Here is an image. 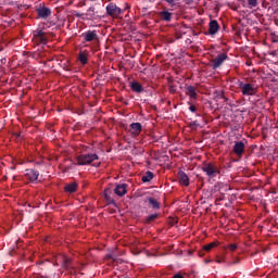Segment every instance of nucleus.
Masks as SVG:
<instances>
[{
	"label": "nucleus",
	"mask_w": 278,
	"mask_h": 278,
	"mask_svg": "<svg viewBox=\"0 0 278 278\" xmlns=\"http://www.w3.org/2000/svg\"><path fill=\"white\" fill-rule=\"evenodd\" d=\"M238 86L243 97H255L257 94V87L254 84L239 81Z\"/></svg>",
	"instance_id": "2"
},
{
	"label": "nucleus",
	"mask_w": 278,
	"mask_h": 278,
	"mask_svg": "<svg viewBox=\"0 0 278 278\" xmlns=\"http://www.w3.org/2000/svg\"><path fill=\"white\" fill-rule=\"evenodd\" d=\"M111 203H114V200H111Z\"/></svg>",
	"instance_id": "41"
},
{
	"label": "nucleus",
	"mask_w": 278,
	"mask_h": 278,
	"mask_svg": "<svg viewBox=\"0 0 278 278\" xmlns=\"http://www.w3.org/2000/svg\"><path fill=\"white\" fill-rule=\"evenodd\" d=\"M197 116H201L200 114H197Z\"/></svg>",
	"instance_id": "42"
},
{
	"label": "nucleus",
	"mask_w": 278,
	"mask_h": 278,
	"mask_svg": "<svg viewBox=\"0 0 278 278\" xmlns=\"http://www.w3.org/2000/svg\"><path fill=\"white\" fill-rule=\"evenodd\" d=\"M130 89L132 92H137L138 94H140V92H144V87H142V85L138 81H131Z\"/></svg>",
	"instance_id": "18"
},
{
	"label": "nucleus",
	"mask_w": 278,
	"mask_h": 278,
	"mask_svg": "<svg viewBox=\"0 0 278 278\" xmlns=\"http://www.w3.org/2000/svg\"><path fill=\"white\" fill-rule=\"evenodd\" d=\"M114 192L117 197H125L127 192V184L116 185Z\"/></svg>",
	"instance_id": "17"
},
{
	"label": "nucleus",
	"mask_w": 278,
	"mask_h": 278,
	"mask_svg": "<svg viewBox=\"0 0 278 278\" xmlns=\"http://www.w3.org/2000/svg\"><path fill=\"white\" fill-rule=\"evenodd\" d=\"M99 155L97 153L90 154H80L76 157L75 166H90L92 162H97Z\"/></svg>",
	"instance_id": "1"
},
{
	"label": "nucleus",
	"mask_w": 278,
	"mask_h": 278,
	"mask_svg": "<svg viewBox=\"0 0 278 278\" xmlns=\"http://www.w3.org/2000/svg\"><path fill=\"white\" fill-rule=\"evenodd\" d=\"M33 40L36 45H47V35L43 30H35Z\"/></svg>",
	"instance_id": "8"
},
{
	"label": "nucleus",
	"mask_w": 278,
	"mask_h": 278,
	"mask_svg": "<svg viewBox=\"0 0 278 278\" xmlns=\"http://www.w3.org/2000/svg\"><path fill=\"white\" fill-rule=\"evenodd\" d=\"M25 177L30 181H37L38 177H40V173L36 169H26Z\"/></svg>",
	"instance_id": "14"
},
{
	"label": "nucleus",
	"mask_w": 278,
	"mask_h": 278,
	"mask_svg": "<svg viewBox=\"0 0 278 278\" xmlns=\"http://www.w3.org/2000/svg\"><path fill=\"white\" fill-rule=\"evenodd\" d=\"M106 14L111 16V18H121L125 14V11L116 5V3H109L105 8Z\"/></svg>",
	"instance_id": "4"
},
{
	"label": "nucleus",
	"mask_w": 278,
	"mask_h": 278,
	"mask_svg": "<svg viewBox=\"0 0 278 278\" xmlns=\"http://www.w3.org/2000/svg\"><path fill=\"white\" fill-rule=\"evenodd\" d=\"M228 249H229V251H236V249H238V244L230 243V244H228Z\"/></svg>",
	"instance_id": "30"
},
{
	"label": "nucleus",
	"mask_w": 278,
	"mask_h": 278,
	"mask_svg": "<svg viewBox=\"0 0 278 278\" xmlns=\"http://www.w3.org/2000/svg\"><path fill=\"white\" fill-rule=\"evenodd\" d=\"M38 18H41L42 21H47L49 16H51V9L45 5H39V8L36 9Z\"/></svg>",
	"instance_id": "7"
},
{
	"label": "nucleus",
	"mask_w": 278,
	"mask_h": 278,
	"mask_svg": "<svg viewBox=\"0 0 278 278\" xmlns=\"http://www.w3.org/2000/svg\"><path fill=\"white\" fill-rule=\"evenodd\" d=\"M203 173H205V175L207 177H218V175H220V168H218V166L214 165V163H206L203 165L202 167Z\"/></svg>",
	"instance_id": "5"
},
{
	"label": "nucleus",
	"mask_w": 278,
	"mask_h": 278,
	"mask_svg": "<svg viewBox=\"0 0 278 278\" xmlns=\"http://www.w3.org/2000/svg\"><path fill=\"white\" fill-rule=\"evenodd\" d=\"M173 278H184V275H181V273H178V274H175Z\"/></svg>",
	"instance_id": "34"
},
{
	"label": "nucleus",
	"mask_w": 278,
	"mask_h": 278,
	"mask_svg": "<svg viewBox=\"0 0 278 278\" xmlns=\"http://www.w3.org/2000/svg\"><path fill=\"white\" fill-rule=\"evenodd\" d=\"M210 262H212V260L205 261V264H210Z\"/></svg>",
	"instance_id": "36"
},
{
	"label": "nucleus",
	"mask_w": 278,
	"mask_h": 278,
	"mask_svg": "<svg viewBox=\"0 0 278 278\" xmlns=\"http://www.w3.org/2000/svg\"><path fill=\"white\" fill-rule=\"evenodd\" d=\"M84 15H85L84 13H79V12L75 13L76 18H81Z\"/></svg>",
	"instance_id": "32"
},
{
	"label": "nucleus",
	"mask_w": 278,
	"mask_h": 278,
	"mask_svg": "<svg viewBox=\"0 0 278 278\" xmlns=\"http://www.w3.org/2000/svg\"><path fill=\"white\" fill-rule=\"evenodd\" d=\"M214 247H216V242H212V243H208V244L204 245L203 250L206 251V252H210L211 250L214 249Z\"/></svg>",
	"instance_id": "24"
},
{
	"label": "nucleus",
	"mask_w": 278,
	"mask_h": 278,
	"mask_svg": "<svg viewBox=\"0 0 278 278\" xmlns=\"http://www.w3.org/2000/svg\"><path fill=\"white\" fill-rule=\"evenodd\" d=\"M247 65H248V66H251V62L248 61V62H247Z\"/></svg>",
	"instance_id": "37"
},
{
	"label": "nucleus",
	"mask_w": 278,
	"mask_h": 278,
	"mask_svg": "<svg viewBox=\"0 0 278 278\" xmlns=\"http://www.w3.org/2000/svg\"><path fill=\"white\" fill-rule=\"evenodd\" d=\"M159 218H160V214L154 213V214H151L148 217H146L143 223H144V225H151V223H155V220H157Z\"/></svg>",
	"instance_id": "21"
},
{
	"label": "nucleus",
	"mask_w": 278,
	"mask_h": 278,
	"mask_svg": "<svg viewBox=\"0 0 278 278\" xmlns=\"http://www.w3.org/2000/svg\"><path fill=\"white\" fill-rule=\"evenodd\" d=\"M81 38L84 39V42H92L94 47H99L101 43L97 30H87L81 34Z\"/></svg>",
	"instance_id": "3"
},
{
	"label": "nucleus",
	"mask_w": 278,
	"mask_h": 278,
	"mask_svg": "<svg viewBox=\"0 0 278 278\" xmlns=\"http://www.w3.org/2000/svg\"><path fill=\"white\" fill-rule=\"evenodd\" d=\"M86 16H88L89 20L94 18V7H90V8L87 10Z\"/></svg>",
	"instance_id": "23"
},
{
	"label": "nucleus",
	"mask_w": 278,
	"mask_h": 278,
	"mask_svg": "<svg viewBox=\"0 0 278 278\" xmlns=\"http://www.w3.org/2000/svg\"><path fill=\"white\" fill-rule=\"evenodd\" d=\"M215 262L216 264H223V262H225V257L217 258Z\"/></svg>",
	"instance_id": "33"
},
{
	"label": "nucleus",
	"mask_w": 278,
	"mask_h": 278,
	"mask_svg": "<svg viewBox=\"0 0 278 278\" xmlns=\"http://www.w3.org/2000/svg\"><path fill=\"white\" fill-rule=\"evenodd\" d=\"M244 149H247L244 142L236 141L232 151L235 155H238V157H242V155L244 154Z\"/></svg>",
	"instance_id": "9"
},
{
	"label": "nucleus",
	"mask_w": 278,
	"mask_h": 278,
	"mask_svg": "<svg viewBox=\"0 0 278 278\" xmlns=\"http://www.w3.org/2000/svg\"><path fill=\"white\" fill-rule=\"evenodd\" d=\"M229 60V55L227 53H220L215 59H213L212 62V68L213 71H216V68H220L225 61Z\"/></svg>",
	"instance_id": "6"
},
{
	"label": "nucleus",
	"mask_w": 278,
	"mask_h": 278,
	"mask_svg": "<svg viewBox=\"0 0 278 278\" xmlns=\"http://www.w3.org/2000/svg\"><path fill=\"white\" fill-rule=\"evenodd\" d=\"M144 203H148L149 207H151L152 210H160V207H162L157 199L153 197H147L144 199Z\"/></svg>",
	"instance_id": "13"
},
{
	"label": "nucleus",
	"mask_w": 278,
	"mask_h": 278,
	"mask_svg": "<svg viewBox=\"0 0 278 278\" xmlns=\"http://www.w3.org/2000/svg\"><path fill=\"white\" fill-rule=\"evenodd\" d=\"M160 17L162 21L170 23V21L173 20V13L168 12L167 10H164L160 12Z\"/></svg>",
	"instance_id": "19"
},
{
	"label": "nucleus",
	"mask_w": 278,
	"mask_h": 278,
	"mask_svg": "<svg viewBox=\"0 0 278 278\" xmlns=\"http://www.w3.org/2000/svg\"><path fill=\"white\" fill-rule=\"evenodd\" d=\"M257 0H248V5L250 8H257Z\"/></svg>",
	"instance_id": "27"
},
{
	"label": "nucleus",
	"mask_w": 278,
	"mask_h": 278,
	"mask_svg": "<svg viewBox=\"0 0 278 278\" xmlns=\"http://www.w3.org/2000/svg\"><path fill=\"white\" fill-rule=\"evenodd\" d=\"M141 131H142V124L140 123L130 124V134L132 136H140Z\"/></svg>",
	"instance_id": "15"
},
{
	"label": "nucleus",
	"mask_w": 278,
	"mask_h": 278,
	"mask_svg": "<svg viewBox=\"0 0 278 278\" xmlns=\"http://www.w3.org/2000/svg\"><path fill=\"white\" fill-rule=\"evenodd\" d=\"M71 266V258H64L62 263L63 268H68Z\"/></svg>",
	"instance_id": "26"
},
{
	"label": "nucleus",
	"mask_w": 278,
	"mask_h": 278,
	"mask_svg": "<svg viewBox=\"0 0 278 278\" xmlns=\"http://www.w3.org/2000/svg\"><path fill=\"white\" fill-rule=\"evenodd\" d=\"M92 166H97V167H99V166H101V163L92 164Z\"/></svg>",
	"instance_id": "35"
},
{
	"label": "nucleus",
	"mask_w": 278,
	"mask_h": 278,
	"mask_svg": "<svg viewBox=\"0 0 278 278\" xmlns=\"http://www.w3.org/2000/svg\"><path fill=\"white\" fill-rule=\"evenodd\" d=\"M167 5H170V8H175L177 3H179L180 0H164Z\"/></svg>",
	"instance_id": "25"
},
{
	"label": "nucleus",
	"mask_w": 278,
	"mask_h": 278,
	"mask_svg": "<svg viewBox=\"0 0 278 278\" xmlns=\"http://www.w3.org/2000/svg\"><path fill=\"white\" fill-rule=\"evenodd\" d=\"M104 198L106 199V201H110V189L104 190Z\"/></svg>",
	"instance_id": "31"
},
{
	"label": "nucleus",
	"mask_w": 278,
	"mask_h": 278,
	"mask_svg": "<svg viewBox=\"0 0 278 278\" xmlns=\"http://www.w3.org/2000/svg\"><path fill=\"white\" fill-rule=\"evenodd\" d=\"M106 257L108 260H112V262H118V256L115 254H108Z\"/></svg>",
	"instance_id": "28"
},
{
	"label": "nucleus",
	"mask_w": 278,
	"mask_h": 278,
	"mask_svg": "<svg viewBox=\"0 0 278 278\" xmlns=\"http://www.w3.org/2000/svg\"><path fill=\"white\" fill-rule=\"evenodd\" d=\"M78 61L83 66H86V64H88V51H80L78 53Z\"/></svg>",
	"instance_id": "20"
},
{
	"label": "nucleus",
	"mask_w": 278,
	"mask_h": 278,
	"mask_svg": "<svg viewBox=\"0 0 278 278\" xmlns=\"http://www.w3.org/2000/svg\"><path fill=\"white\" fill-rule=\"evenodd\" d=\"M177 179L180 186H185V187L190 186V178L188 177V174H186V172L179 170L177 173Z\"/></svg>",
	"instance_id": "11"
},
{
	"label": "nucleus",
	"mask_w": 278,
	"mask_h": 278,
	"mask_svg": "<svg viewBox=\"0 0 278 278\" xmlns=\"http://www.w3.org/2000/svg\"><path fill=\"white\" fill-rule=\"evenodd\" d=\"M199 255H200V257H203V254H202V253H200Z\"/></svg>",
	"instance_id": "40"
},
{
	"label": "nucleus",
	"mask_w": 278,
	"mask_h": 278,
	"mask_svg": "<svg viewBox=\"0 0 278 278\" xmlns=\"http://www.w3.org/2000/svg\"><path fill=\"white\" fill-rule=\"evenodd\" d=\"M153 177H155V175L153 174V172L148 170L142 177H141V181H143V184H149V181H151L153 179Z\"/></svg>",
	"instance_id": "22"
},
{
	"label": "nucleus",
	"mask_w": 278,
	"mask_h": 278,
	"mask_svg": "<svg viewBox=\"0 0 278 278\" xmlns=\"http://www.w3.org/2000/svg\"><path fill=\"white\" fill-rule=\"evenodd\" d=\"M193 125L198 126L199 124L197 122H193Z\"/></svg>",
	"instance_id": "39"
},
{
	"label": "nucleus",
	"mask_w": 278,
	"mask_h": 278,
	"mask_svg": "<svg viewBox=\"0 0 278 278\" xmlns=\"http://www.w3.org/2000/svg\"><path fill=\"white\" fill-rule=\"evenodd\" d=\"M170 92H175V89H173V87H170Z\"/></svg>",
	"instance_id": "38"
},
{
	"label": "nucleus",
	"mask_w": 278,
	"mask_h": 278,
	"mask_svg": "<svg viewBox=\"0 0 278 278\" xmlns=\"http://www.w3.org/2000/svg\"><path fill=\"white\" fill-rule=\"evenodd\" d=\"M79 188V184L77 182H70L64 186V192L67 194H73Z\"/></svg>",
	"instance_id": "16"
},
{
	"label": "nucleus",
	"mask_w": 278,
	"mask_h": 278,
	"mask_svg": "<svg viewBox=\"0 0 278 278\" xmlns=\"http://www.w3.org/2000/svg\"><path fill=\"white\" fill-rule=\"evenodd\" d=\"M188 105H190L189 112H192V113L197 112V106L194 104H192L190 101L188 102Z\"/></svg>",
	"instance_id": "29"
},
{
	"label": "nucleus",
	"mask_w": 278,
	"mask_h": 278,
	"mask_svg": "<svg viewBox=\"0 0 278 278\" xmlns=\"http://www.w3.org/2000/svg\"><path fill=\"white\" fill-rule=\"evenodd\" d=\"M185 94L191 99V101H197L199 94L197 93V87L194 86H185Z\"/></svg>",
	"instance_id": "10"
},
{
	"label": "nucleus",
	"mask_w": 278,
	"mask_h": 278,
	"mask_svg": "<svg viewBox=\"0 0 278 278\" xmlns=\"http://www.w3.org/2000/svg\"><path fill=\"white\" fill-rule=\"evenodd\" d=\"M220 29V25L218 24V21L212 20L208 24V36H216L218 34V30Z\"/></svg>",
	"instance_id": "12"
}]
</instances>
